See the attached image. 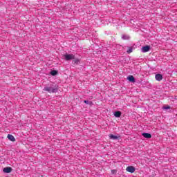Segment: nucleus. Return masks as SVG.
<instances>
[{"mask_svg":"<svg viewBox=\"0 0 177 177\" xmlns=\"http://www.w3.org/2000/svg\"><path fill=\"white\" fill-rule=\"evenodd\" d=\"M86 104H92V102H88V100H84Z\"/></svg>","mask_w":177,"mask_h":177,"instance_id":"obj_16","label":"nucleus"},{"mask_svg":"<svg viewBox=\"0 0 177 177\" xmlns=\"http://www.w3.org/2000/svg\"><path fill=\"white\" fill-rule=\"evenodd\" d=\"M136 169H135V167L133 166H128L126 168V171L127 172H130L131 174H133V172H135Z\"/></svg>","mask_w":177,"mask_h":177,"instance_id":"obj_3","label":"nucleus"},{"mask_svg":"<svg viewBox=\"0 0 177 177\" xmlns=\"http://www.w3.org/2000/svg\"><path fill=\"white\" fill-rule=\"evenodd\" d=\"M64 58L66 61L73 60L75 59V55H74V54H65L64 55Z\"/></svg>","mask_w":177,"mask_h":177,"instance_id":"obj_2","label":"nucleus"},{"mask_svg":"<svg viewBox=\"0 0 177 177\" xmlns=\"http://www.w3.org/2000/svg\"><path fill=\"white\" fill-rule=\"evenodd\" d=\"M51 75H56L57 74V71H52L50 72Z\"/></svg>","mask_w":177,"mask_h":177,"instance_id":"obj_13","label":"nucleus"},{"mask_svg":"<svg viewBox=\"0 0 177 177\" xmlns=\"http://www.w3.org/2000/svg\"><path fill=\"white\" fill-rule=\"evenodd\" d=\"M3 171L5 174H10L12 172V167H5Z\"/></svg>","mask_w":177,"mask_h":177,"instance_id":"obj_8","label":"nucleus"},{"mask_svg":"<svg viewBox=\"0 0 177 177\" xmlns=\"http://www.w3.org/2000/svg\"><path fill=\"white\" fill-rule=\"evenodd\" d=\"M77 62H78V59H76L75 63H77Z\"/></svg>","mask_w":177,"mask_h":177,"instance_id":"obj_18","label":"nucleus"},{"mask_svg":"<svg viewBox=\"0 0 177 177\" xmlns=\"http://www.w3.org/2000/svg\"><path fill=\"white\" fill-rule=\"evenodd\" d=\"M127 53H132V47H130L129 50H127Z\"/></svg>","mask_w":177,"mask_h":177,"instance_id":"obj_15","label":"nucleus"},{"mask_svg":"<svg viewBox=\"0 0 177 177\" xmlns=\"http://www.w3.org/2000/svg\"><path fill=\"white\" fill-rule=\"evenodd\" d=\"M127 80L128 81H129V82H133V83L136 82L135 77L133 75H129L127 77Z\"/></svg>","mask_w":177,"mask_h":177,"instance_id":"obj_5","label":"nucleus"},{"mask_svg":"<svg viewBox=\"0 0 177 177\" xmlns=\"http://www.w3.org/2000/svg\"><path fill=\"white\" fill-rule=\"evenodd\" d=\"M122 39H129V35H122Z\"/></svg>","mask_w":177,"mask_h":177,"instance_id":"obj_12","label":"nucleus"},{"mask_svg":"<svg viewBox=\"0 0 177 177\" xmlns=\"http://www.w3.org/2000/svg\"><path fill=\"white\" fill-rule=\"evenodd\" d=\"M109 138H110V139H113V140H115L118 139V136H114L113 134H111L109 136Z\"/></svg>","mask_w":177,"mask_h":177,"instance_id":"obj_11","label":"nucleus"},{"mask_svg":"<svg viewBox=\"0 0 177 177\" xmlns=\"http://www.w3.org/2000/svg\"><path fill=\"white\" fill-rule=\"evenodd\" d=\"M44 91L48 92V93H56L57 92V87L50 86H46L44 88Z\"/></svg>","mask_w":177,"mask_h":177,"instance_id":"obj_1","label":"nucleus"},{"mask_svg":"<svg viewBox=\"0 0 177 177\" xmlns=\"http://www.w3.org/2000/svg\"><path fill=\"white\" fill-rule=\"evenodd\" d=\"M115 172H117V171H115V170H114V169H113V170H111V174H115Z\"/></svg>","mask_w":177,"mask_h":177,"instance_id":"obj_17","label":"nucleus"},{"mask_svg":"<svg viewBox=\"0 0 177 177\" xmlns=\"http://www.w3.org/2000/svg\"><path fill=\"white\" fill-rule=\"evenodd\" d=\"M114 115H115V117H116L117 118H120V117H121V111H115V112L114 113Z\"/></svg>","mask_w":177,"mask_h":177,"instance_id":"obj_10","label":"nucleus"},{"mask_svg":"<svg viewBox=\"0 0 177 177\" xmlns=\"http://www.w3.org/2000/svg\"><path fill=\"white\" fill-rule=\"evenodd\" d=\"M164 110H169V109H171V106H165L163 107Z\"/></svg>","mask_w":177,"mask_h":177,"instance_id":"obj_14","label":"nucleus"},{"mask_svg":"<svg viewBox=\"0 0 177 177\" xmlns=\"http://www.w3.org/2000/svg\"><path fill=\"white\" fill-rule=\"evenodd\" d=\"M142 136H144V138H146V139H150L151 138V134L149 133H143Z\"/></svg>","mask_w":177,"mask_h":177,"instance_id":"obj_9","label":"nucleus"},{"mask_svg":"<svg viewBox=\"0 0 177 177\" xmlns=\"http://www.w3.org/2000/svg\"><path fill=\"white\" fill-rule=\"evenodd\" d=\"M8 139L11 142H16V138L12 134H8L7 136Z\"/></svg>","mask_w":177,"mask_h":177,"instance_id":"obj_6","label":"nucleus"},{"mask_svg":"<svg viewBox=\"0 0 177 177\" xmlns=\"http://www.w3.org/2000/svg\"><path fill=\"white\" fill-rule=\"evenodd\" d=\"M142 52L143 53H146V52H149L150 50V46H145L142 48Z\"/></svg>","mask_w":177,"mask_h":177,"instance_id":"obj_4","label":"nucleus"},{"mask_svg":"<svg viewBox=\"0 0 177 177\" xmlns=\"http://www.w3.org/2000/svg\"><path fill=\"white\" fill-rule=\"evenodd\" d=\"M156 81H161L162 80V75L158 73L155 75Z\"/></svg>","mask_w":177,"mask_h":177,"instance_id":"obj_7","label":"nucleus"}]
</instances>
